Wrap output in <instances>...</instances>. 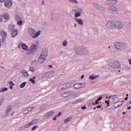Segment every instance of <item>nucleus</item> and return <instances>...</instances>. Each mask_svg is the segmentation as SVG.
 I'll return each instance as SVG.
<instances>
[{"label":"nucleus","instance_id":"obj_25","mask_svg":"<svg viewBox=\"0 0 131 131\" xmlns=\"http://www.w3.org/2000/svg\"><path fill=\"white\" fill-rule=\"evenodd\" d=\"M74 89H81V85L79 83H76L74 85Z\"/></svg>","mask_w":131,"mask_h":131},{"label":"nucleus","instance_id":"obj_57","mask_svg":"<svg viewBox=\"0 0 131 131\" xmlns=\"http://www.w3.org/2000/svg\"><path fill=\"white\" fill-rule=\"evenodd\" d=\"M84 77V75H82L81 76V79H83Z\"/></svg>","mask_w":131,"mask_h":131},{"label":"nucleus","instance_id":"obj_8","mask_svg":"<svg viewBox=\"0 0 131 131\" xmlns=\"http://www.w3.org/2000/svg\"><path fill=\"white\" fill-rule=\"evenodd\" d=\"M107 28H116V20H110L106 24Z\"/></svg>","mask_w":131,"mask_h":131},{"label":"nucleus","instance_id":"obj_22","mask_svg":"<svg viewBox=\"0 0 131 131\" xmlns=\"http://www.w3.org/2000/svg\"><path fill=\"white\" fill-rule=\"evenodd\" d=\"M3 18L5 19V20H9V19H10V15H9V14L5 13L3 14Z\"/></svg>","mask_w":131,"mask_h":131},{"label":"nucleus","instance_id":"obj_52","mask_svg":"<svg viewBox=\"0 0 131 131\" xmlns=\"http://www.w3.org/2000/svg\"><path fill=\"white\" fill-rule=\"evenodd\" d=\"M9 83L10 85H12V86H14V85H15V83H13L12 81H9Z\"/></svg>","mask_w":131,"mask_h":131},{"label":"nucleus","instance_id":"obj_23","mask_svg":"<svg viewBox=\"0 0 131 131\" xmlns=\"http://www.w3.org/2000/svg\"><path fill=\"white\" fill-rule=\"evenodd\" d=\"M11 111H12V107H9L5 112V114L6 116H7V115H9V113H10Z\"/></svg>","mask_w":131,"mask_h":131},{"label":"nucleus","instance_id":"obj_2","mask_svg":"<svg viewBox=\"0 0 131 131\" xmlns=\"http://www.w3.org/2000/svg\"><path fill=\"white\" fill-rule=\"evenodd\" d=\"M114 47L118 51H125L128 45L124 42H116L114 44Z\"/></svg>","mask_w":131,"mask_h":131},{"label":"nucleus","instance_id":"obj_39","mask_svg":"<svg viewBox=\"0 0 131 131\" xmlns=\"http://www.w3.org/2000/svg\"><path fill=\"white\" fill-rule=\"evenodd\" d=\"M15 19L16 21H20V20H22V17H21L20 16L17 15L15 17Z\"/></svg>","mask_w":131,"mask_h":131},{"label":"nucleus","instance_id":"obj_61","mask_svg":"<svg viewBox=\"0 0 131 131\" xmlns=\"http://www.w3.org/2000/svg\"><path fill=\"white\" fill-rule=\"evenodd\" d=\"M10 90H13V85H10Z\"/></svg>","mask_w":131,"mask_h":131},{"label":"nucleus","instance_id":"obj_47","mask_svg":"<svg viewBox=\"0 0 131 131\" xmlns=\"http://www.w3.org/2000/svg\"><path fill=\"white\" fill-rule=\"evenodd\" d=\"M37 127H38V126L37 125H35L34 126L32 129L31 130L33 131V130H35V129H36V128H37Z\"/></svg>","mask_w":131,"mask_h":131},{"label":"nucleus","instance_id":"obj_9","mask_svg":"<svg viewBox=\"0 0 131 131\" xmlns=\"http://www.w3.org/2000/svg\"><path fill=\"white\" fill-rule=\"evenodd\" d=\"M123 24L120 21L116 20V29H123Z\"/></svg>","mask_w":131,"mask_h":131},{"label":"nucleus","instance_id":"obj_55","mask_svg":"<svg viewBox=\"0 0 131 131\" xmlns=\"http://www.w3.org/2000/svg\"><path fill=\"white\" fill-rule=\"evenodd\" d=\"M86 108V106H84L82 107L81 108L82 109V110H84Z\"/></svg>","mask_w":131,"mask_h":131},{"label":"nucleus","instance_id":"obj_53","mask_svg":"<svg viewBox=\"0 0 131 131\" xmlns=\"http://www.w3.org/2000/svg\"><path fill=\"white\" fill-rule=\"evenodd\" d=\"M32 64H34V63H36V60H34L31 61Z\"/></svg>","mask_w":131,"mask_h":131},{"label":"nucleus","instance_id":"obj_36","mask_svg":"<svg viewBox=\"0 0 131 131\" xmlns=\"http://www.w3.org/2000/svg\"><path fill=\"white\" fill-rule=\"evenodd\" d=\"M17 24L19 26H21V25H23V21H22V19H20V20H18L17 21Z\"/></svg>","mask_w":131,"mask_h":131},{"label":"nucleus","instance_id":"obj_5","mask_svg":"<svg viewBox=\"0 0 131 131\" xmlns=\"http://www.w3.org/2000/svg\"><path fill=\"white\" fill-rule=\"evenodd\" d=\"M106 63L108 66L112 67V68H120L121 67L120 63L116 60L110 59L107 60Z\"/></svg>","mask_w":131,"mask_h":131},{"label":"nucleus","instance_id":"obj_33","mask_svg":"<svg viewBox=\"0 0 131 131\" xmlns=\"http://www.w3.org/2000/svg\"><path fill=\"white\" fill-rule=\"evenodd\" d=\"M93 6L94 7H95V8H96V9H99L101 5L97 3H94Z\"/></svg>","mask_w":131,"mask_h":131},{"label":"nucleus","instance_id":"obj_6","mask_svg":"<svg viewBox=\"0 0 131 131\" xmlns=\"http://www.w3.org/2000/svg\"><path fill=\"white\" fill-rule=\"evenodd\" d=\"M38 49V46L37 45H33L31 46V47L28 49L27 52V55H34L36 52V50Z\"/></svg>","mask_w":131,"mask_h":131},{"label":"nucleus","instance_id":"obj_50","mask_svg":"<svg viewBox=\"0 0 131 131\" xmlns=\"http://www.w3.org/2000/svg\"><path fill=\"white\" fill-rule=\"evenodd\" d=\"M79 84L81 85V88H82L83 86H85L86 84L85 82L83 83H79Z\"/></svg>","mask_w":131,"mask_h":131},{"label":"nucleus","instance_id":"obj_11","mask_svg":"<svg viewBox=\"0 0 131 131\" xmlns=\"http://www.w3.org/2000/svg\"><path fill=\"white\" fill-rule=\"evenodd\" d=\"M55 114V112L54 111H51L47 113L45 116H44V119H48L49 117H51V116H52V115H54Z\"/></svg>","mask_w":131,"mask_h":131},{"label":"nucleus","instance_id":"obj_31","mask_svg":"<svg viewBox=\"0 0 131 131\" xmlns=\"http://www.w3.org/2000/svg\"><path fill=\"white\" fill-rule=\"evenodd\" d=\"M29 126H30V124H29V123L24 125L21 127V128H22V129H25V128H27V127H29Z\"/></svg>","mask_w":131,"mask_h":131},{"label":"nucleus","instance_id":"obj_15","mask_svg":"<svg viewBox=\"0 0 131 131\" xmlns=\"http://www.w3.org/2000/svg\"><path fill=\"white\" fill-rule=\"evenodd\" d=\"M70 95H71V93L70 92H65L61 94L60 97H61V98H67V97H69V96H70Z\"/></svg>","mask_w":131,"mask_h":131},{"label":"nucleus","instance_id":"obj_32","mask_svg":"<svg viewBox=\"0 0 131 131\" xmlns=\"http://www.w3.org/2000/svg\"><path fill=\"white\" fill-rule=\"evenodd\" d=\"M117 98V95H111L108 99H112V100H115Z\"/></svg>","mask_w":131,"mask_h":131},{"label":"nucleus","instance_id":"obj_45","mask_svg":"<svg viewBox=\"0 0 131 131\" xmlns=\"http://www.w3.org/2000/svg\"><path fill=\"white\" fill-rule=\"evenodd\" d=\"M98 10H100V11H105V7L102 6H100Z\"/></svg>","mask_w":131,"mask_h":131},{"label":"nucleus","instance_id":"obj_16","mask_svg":"<svg viewBox=\"0 0 131 131\" xmlns=\"http://www.w3.org/2000/svg\"><path fill=\"white\" fill-rule=\"evenodd\" d=\"M1 34L2 37V38H6L7 37V36L8 35V34H7V32L5 31V30H1Z\"/></svg>","mask_w":131,"mask_h":131},{"label":"nucleus","instance_id":"obj_21","mask_svg":"<svg viewBox=\"0 0 131 131\" xmlns=\"http://www.w3.org/2000/svg\"><path fill=\"white\" fill-rule=\"evenodd\" d=\"M21 73H22L23 75H24V76H25V77H28V76L29 75L28 74V72L26 71H21Z\"/></svg>","mask_w":131,"mask_h":131},{"label":"nucleus","instance_id":"obj_48","mask_svg":"<svg viewBox=\"0 0 131 131\" xmlns=\"http://www.w3.org/2000/svg\"><path fill=\"white\" fill-rule=\"evenodd\" d=\"M82 101H83L82 99L80 98L79 99L76 100L75 103H79L80 102H82Z\"/></svg>","mask_w":131,"mask_h":131},{"label":"nucleus","instance_id":"obj_58","mask_svg":"<svg viewBox=\"0 0 131 131\" xmlns=\"http://www.w3.org/2000/svg\"><path fill=\"white\" fill-rule=\"evenodd\" d=\"M61 114H62V113H61V112H59V113H58V116H61Z\"/></svg>","mask_w":131,"mask_h":131},{"label":"nucleus","instance_id":"obj_7","mask_svg":"<svg viewBox=\"0 0 131 131\" xmlns=\"http://www.w3.org/2000/svg\"><path fill=\"white\" fill-rule=\"evenodd\" d=\"M55 74V73L54 71L48 72L44 74L42 78L47 80V79H50V77H53Z\"/></svg>","mask_w":131,"mask_h":131},{"label":"nucleus","instance_id":"obj_26","mask_svg":"<svg viewBox=\"0 0 131 131\" xmlns=\"http://www.w3.org/2000/svg\"><path fill=\"white\" fill-rule=\"evenodd\" d=\"M57 90L58 92H61V91H63L64 90V88L63 86V84H61L60 85H59L57 88Z\"/></svg>","mask_w":131,"mask_h":131},{"label":"nucleus","instance_id":"obj_14","mask_svg":"<svg viewBox=\"0 0 131 131\" xmlns=\"http://www.w3.org/2000/svg\"><path fill=\"white\" fill-rule=\"evenodd\" d=\"M124 101V100H123V101L115 102L114 105V107H115L116 108H118V107H120V106H121L123 104Z\"/></svg>","mask_w":131,"mask_h":131},{"label":"nucleus","instance_id":"obj_12","mask_svg":"<svg viewBox=\"0 0 131 131\" xmlns=\"http://www.w3.org/2000/svg\"><path fill=\"white\" fill-rule=\"evenodd\" d=\"M13 5V2L11 0H7L5 2V6L6 8H10Z\"/></svg>","mask_w":131,"mask_h":131},{"label":"nucleus","instance_id":"obj_63","mask_svg":"<svg viewBox=\"0 0 131 131\" xmlns=\"http://www.w3.org/2000/svg\"><path fill=\"white\" fill-rule=\"evenodd\" d=\"M48 67H49V68H53V66H52V65H49V66H48Z\"/></svg>","mask_w":131,"mask_h":131},{"label":"nucleus","instance_id":"obj_28","mask_svg":"<svg viewBox=\"0 0 131 131\" xmlns=\"http://www.w3.org/2000/svg\"><path fill=\"white\" fill-rule=\"evenodd\" d=\"M69 2L71 4H75V5H77V4H78V1H77V0H69Z\"/></svg>","mask_w":131,"mask_h":131},{"label":"nucleus","instance_id":"obj_17","mask_svg":"<svg viewBox=\"0 0 131 131\" xmlns=\"http://www.w3.org/2000/svg\"><path fill=\"white\" fill-rule=\"evenodd\" d=\"M17 35H18V31L16 29H14L11 33L12 37H16Z\"/></svg>","mask_w":131,"mask_h":131},{"label":"nucleus","instance_id":"obj_34","mask_svg":"<svg viewBox=\"0 0 131 131\" xmlns=\"http://www.w3.org/2000/svg\"><path fill=\"white\" fill-rule=\"evenodd\" d=\"M7 91H8V88H3L0 90V93H4V92H7Z\"/></svg>","mask_w":131,"mask_h":131},{"label":"nucleus","instance_id":"obj_4","mask_svg":"<svg viewBox=\"0 0 131 131\" xmlns=\"http://www.w3.org/2000/svg\"><path fill=\"white\" fill-rule=\"evenodd\" d=\"M40 33H41V31L36 32V30L34 29H28V34L29 36H31V37L33 38L34 39H35V38H37V37L40 35Z\"/></svg>","mask_w":131,"mask_h":131},{"label":"nucleus","instance_id":"obj_46","mask_svg":"<svg viewBox=\"0 0 131 131\" xmlns=\"http://www.w3.org/2000/svg\"><path fill=\"white\" fill-rule=\"evenodd\" d=\"M4 101H5V98L4 97L2 98L0 100V104H1V105H3V103H4Z\"/></svg>","mask_w":131,"mask_h":131},{"label":"nucleus","instance_id":"obj_38","mask_svg":"<svg viewBox=\"0 0 131 131\" xmlns=\"http://www.w3.org/2000/svg\"><path fill=\"white\" fill-rule=\"evenodd\" d=\"M26 85V82H23L20 85V89H23Z\"/></svg>","mask_w":131,"mask_h":131},{"label":"nucleus","instance_id":"obj_41","mask_svg":"<svg viewBox=\"0 0 131 131\" xmlns=\"http://www.w3.org/2000/svg\"><path fill=\"white\" fill-rule=\"evenodd\" d=\"M15 28V26L11 25L9 27V29L10 30V31H12V30Z\"/></svg>","mask_w":131,"mask_h":131},{"label":"nucleus","instance_id":"obj_3","mask_svg":"<svg viewBox=\"0 0 131 131\" xmlns=\"http://www.w3.org/2000/svg\"><path fill=\"white\" fill-rule=\"evenodd\" d=\"M48 57V49H43L41 52L40 55L39 57L37 62L38 64H42L46 60H47V57Z\"/></svg>","mask_w":131,"mask_h":131},{"label":"nucleus","instance_id":"obj_30","mask_svg":"<svg viewBox=\"0 0 131 131\" xmlns=\"http://www.w3.org/2000/svg\"><path fill=\"white\" fill-rule=\"evenodd\" d=\"M67 45H68V41L67 40H64L62 42L63 47H67Z\"/></svg>","mask_w":131,"mask_h":131},{"label":"nucleus","instance_id":"obj_29","mask_svg":"<svg viewBox=\"0 0 131 131\" xmlns=\"http://www.w3.org/2000/svg\"><path fill=\"white\" fill-rule=\"evenodd\" d=\"M29 71H31V72L34 73V72H35V69L33 67H30L29 68Z\"/></svg>","mask_w":131,"mask_h":131},{"label":"nucleus","instance_id":"obj_49","mask_svg":"<svg viewBox=\"0 0 131 131\" xmlns=\"http://www.w3.org/2000/svg\"><path fill=\"white\" fill-rule=\"evenodd\" d=\"M30 124V125H32V124H34V123H35V120H33L32 121L30 122L29 123Z\"/></svg>","mask_w":131,"mask_h":131},{"label":"nucleus","instance_id":"obj_59","mask_svg":"<svg viewBox=\"0 0 131 131\" xmlns=\"http://www.w3.org/2000/svg\"><path fill=\"white\" fill-rule=\"evenodd\" d=\"M64 54V52H63V51H61V52L59 53V54H60V55H62V54Z\"/></svg>","mask_w":131,"mask_h":131},{"label":"nucleus","instance_id":"obj_20","mask_svg":"<svg viewBox=\"0 0 131 131\" xmlns=\"http://www.w3.org/2000/svg\"><path fill=\"white\" fill-rule=\"evenodd\" d=\"M110 9L111 11H113V12H117L118 10V9H117L116 7L112 5L110 7Z\"/></svg>","mask_w":131,"mask_h":131},{"label":"nucleus","instance_id":"obj_54","mask_svg":"<svg viewBox=\"0 0 131 131\" xmlns=\"http://www.w3.org/2000/svg\"><path fill=\"white\" fill-rule=\"evenodd\" d=\"M45 3H46V1H45V0H42L41 5H45Z\"/></svg>","mask_w":131,"mask_h":131},{"label":"nucleus","instance_id":"obj_27","mask_svg":"<svg viewBox=\"0 0 131 131\" xmlns=\"http://www.w3.org/2000/svg\"><path fill=\"white\" fill-rule=\"evenodd\" d=\"M117 5V1L111 0V6H116Z\"/></svg>","mask_w":131,"mask_h":131},{"label":"nucleus","instance_id":"obj_64","mask_svg":"<svg viewBox=\"0 0 131 131\" xmlns=\"http://www.w3.org/2000/svg\"><path fill=\"white\" fill-rule=\"evenodd\" d=\"M6 0H0V3H4Z\"/></svg>","mask_w":131,"mask_h":131},{"label":"nucleus","instance_id":"obj_60","mask_svg":"<svg viewBox=\"0 0 131 131\" xmlns=\"http://www.w3.org/2000/svg\"><path fill=\"white\" fill-rule=\"evenodd\" d=\"M95 34H98V30L96 29V32H95Z\"/></svg>","mask_w":131,"mask_h":131},{"label":"nucleus","instance_id":"obj_18","mask_svg":"<svg viewBox=\"0 0 131 131\" xmlns=\"http://www.w3.org/2000/svg\"><path fill=\"white\" fill-rule=\"evenodd\" d=\"M75 21H76L79 25H83V21L81 18H75Z\"/></svg>","mask_w":131,"mask_h":131},{"label":"nucleus","instance_id":"obj_1","mask_svg":"<svg viewBox=\"0 0 131 131\" xmlns=\"http://www.w3.org/2000/svg\"><path fill=\"white\" fill-rule=\"evenodd\" d=\"M75 53L78 56H88L90 52L85 47H79L75 49Z\"/></svg>","mask_w":131,"mask_h":131},{"label":"nucleus","instance_id":"obj_19","mask_svg":"<svg viewBox=\"0 0 131 131\" xmlns=\"http://www.w3.org/2000/svg\"><path fill=\"white\" fill-rule=\"evenodd\" d=\"M21 47L23 50H24V51H28V46L26 45V44L23 43L21 45Z\"/></svg>","mask_w":131,"mask_h":131},{"label":"nucleus","instance_id":"obj_56","mask_svg":"<svg viewBox=\"0 0 131 131\" xmlns=\"http://www.w3.org/2000/svg\"><path fill=\"white\" fill-rule=\"evenodd\" d=\"M128 62H129V65H131V59H129L128 60Z\"/></svg>","mask_w":131,"mask_h":131},{"label":"nucleus","instance_id":"obj_37","mask_svg":"<svg viewBox=\"0 0 131 131\" xmlns=\"http://www.w3.org/2000/svg\"><path fill=\"white\" fill-rule=\"evenodd\" d=\"M97 77H98V76H94V75H92L89 77V78H90V79H92V80H94V79H96Z\"/></svg>","mask_w":131,"mask_h":131},{"label":"nucleus","instance_id":"obj_40","mask_svg":"<svg viewBox=\"0 0 131 131\" xmlns=\"http://www.w3.org/2000/svg\"><path fill=\"white\" fill-rule=\"evenodd\" d=\"M23 114H24V115H27V114H28V113H29V112H28V110L27 108L23 111Z\"/></svg>","mask_w":131,"mask_h":131},{"label":"nucleus","instance_id":"obj_10","mask_svg":"<svg viewBox=\"0 0 131 131\" xmlns=\"http://www.w3.org/2000/svg\"><path fill=\"white\" fill-rule=\"evenodd\" d=\"M82 13H83V10L81 9H78V11L74 14L75 18H78V17H80Z\"/></svg>","mask_w":131,"mask_h":131},{"label":"nucleus","instance_id":"obj_42","mask_svg":"<svg viewBox=\"0 0 131 131\" xmlns=\"http://www.w3.org/2000/svg\"><path fill=\"white\" fill-rule=\"evenodd\" d=\"M34 108H35L34 106H32V107L27 108V110H28V112H31V111L33 110Z\"/></svg>","mask_w":131,"mask_h":131},{"label":"nucleus","instance_id":"obj_13","mask_svg":"<svg viewBox=\"0 0 131 131\" xmlns=\"http://www.w3.org/2000/svg\"><path fill=\"white\" fill-rule=\"evenodd\" d=\"M62 85L63 86V90H68V89H70L71 88V86L72 85V83H67L64 84H62Z\"/></svg>","mask_w":131,"mask_h":131},{"label":"nucleus","instance_id":"obj_24","mask_svg":"<svg viewBox=\"0 0 131 131\" xmlns=\"http://www.w3.org/2000/svg\"><path fill=\"white\" fill-rule=\"evenodd\" d=\"M72 119V116H70L68 117L66 119L64 120V123H67V122H69Z\"/></svg>","mask_w":131,"mask_h":131},{"label":"nucleus","instance_id":"obj_51","mask_svg":"<svg viewBox=\"0 0 131 131\" xmlns=\"http://www.w3.org/2000/svg\"><path fill=\"white\" fill-rule=\"evenodd\" d=\"M30 81H31V82H32V83H33V84H34V83H35V80H33V79H32L31 78L30 79Z\"/></svg>","mask_w":131,"mask_h":131},{"label":"nucleus","instance_id":"obj_43","mask_svg":"<svg viewBox=\"0 0 131 131\" xmlns=\"http://www.w3.org/2000/svg\"><path fill=\"white\" fill-rule=\"evenodd\" d=\"M46 105H42L39 107V110H43L44 109H46Z\"/></svg>","mask_w":131,"mask_h":131},{"label":"nucleus","instance_id":"obj_35","mask_svg":"<svg viewBox=\"0 0 131 131\" xmlns=\"http://www.w3.org/2000/svg\"><path fill=\"white\" fill-rule=\"evenodd\" d=\"M105 5H106V6H109L111 5V0H107L105 2Z\"/></svg>","mask_w":131,"mask_h":131},{"label":"nucleus","instance_id":"obj_44","mask_svg":"<svg viewBox=\"0 0 131 131\" xmlns=\"http://www.w3.org/2000/svg\"><path fill=\"white\" fill-rule=\"evenodd\" d=\"M72 12L73 13H75V12H78V9L75 8V7H73L72 8Z\"/></svg>","mask_w":131,"mask_h":131},{"label":"nucleus","instance_id":"obj_62","mask_svg":"<svg viewBox=\"0 0 131 131\" xmlns=\"http://www.w3.org/2000/svg\"><path fill=\"white\" fill-rule=\"evenodd\" d=\"M102 100V97H100L98 99H97V101H101Z\"/></svg>","mask_w":131,"mask_h":131}]
</instances>
